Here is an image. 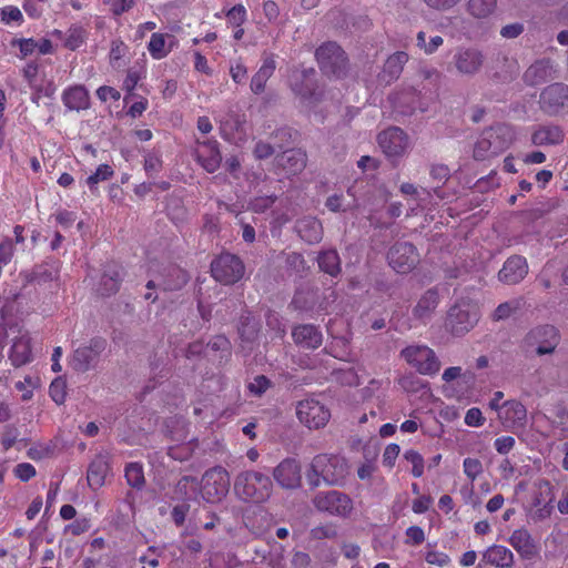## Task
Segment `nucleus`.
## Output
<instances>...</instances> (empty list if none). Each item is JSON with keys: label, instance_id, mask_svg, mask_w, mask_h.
<instances>
[{"label": "nucleus", "instance_id": "obj_1", "mask_svg": "<svg viewBox=\"0 0 568 568\" xmlns=\"http://www.w3.org/2000/svg\"><path fill=\"white\" fill-rule=\"evenodd\" d=\"M349 473L347 460L341 456L320 454L315 456L307 471L311 486L317 487L323 481L329 486L342 485Z\"/></svg>", "mask_w": 568, "mask_h": 568}, {"label": "nucleus", "instance_id": "obj_2", "mask_svg": "<svg viewBox=\"0 0 568 568\" xmlns=\"http://www.w3.org/2000/svg\"><path fill=\"white\" fill-rule=\"evenodd\" d=\"M271 478L260 471L247 470L241 473L234 483L236 495L246 501L262 503L272 493Z\"/></svg>", "mask_w": 568, "mask_h": 568}, {"label": "nucleus", "instance_id": "obj_3", "mask_svg": "<svg viewBox=\"0 0 568 568\" xmlns=\"http://www.w3.org/2000/svg\"><path fill=\"white\" fill-rule=\"evenodd\" d=\"M288 81L292 91L300 98L305 108L312 109L321 100L322 92H317L315 88L314 69H295L292 71Z\"/></svg>", "mask_w": 568, "mask_h": 568}, {"label": "nucleus", "instance_id": "obj_4", "mask_svg": "<svg viewBox=\"0 0 568 568\" xmlns=\"http://www.w3.org/2000/svg\"><path fill=\"white\" fill-rule=\"evenodd\" d=\"M559 343L557 329L551 325L538 326L528 332L521 343L526 353L542 356L551 354Z\"/></svg>", "mask_w": 568, "mask_h": 568}, {"label": "nucleus", "instance_id": "obj_5", "mask_svg": "<svg viewBox=\"0 0 568 568\" xmlns=\"http://www.w3.org/2000/svg\"><path fill=\"white\" fill-rule=\"evenodd\" d=\"M230 475L223 467H214L205 471L201 480L200 494L207 503H219L227 494Z\"/></svg>", "mask_w": 568, "mask_h": 568}, {"label": "nucleus", "instance_id": "obj_6", "mask_svg": "<svg viewBox=\"0 0 568 568\" xmlns=\"http://www.w3.org/2000/svg\"><path fill=\"white\" fill-rule=\"evenodd\" d=\"M400 355L420 374H436L440 368L436 354L426 345H409L400 352Z\"/></svg>", "mask_w": 568, "mask_h": 568}, {"label": "nucleus", "instance_id": "obj_7", "mask_svg": "<svg viewBox=\"0 0 568 568\" xmlns=\"http://www.w3.org/2000/svg\"><path fill=\"white\" fill-rule=\"evenodd\" d=\"M485 61L486 57L480 49L459 47L453 55L452 65L459 75L474 77L481 71Z\"/></svg>", "mask_w": 568, "mask_h": 568}, {"label": "nucleus", "instance_id": "obj_8", "mask_svg": "<svg viewBox=\"0 0 568 568\" xmlns=\"http://www.w3.org/2000/svg\"><path fill=\"white\" fill-rule=\"evenodd\" d=\"M296 416L307 428L320 429L328 423L331 412L320 400L315 398H306L298 402L296 406Z\"/></svg>", "mask_w": 568, "mask_h": 568}, {"label": "nucleus", "instance_id": "obj_9", "mask_svg": "<svg viewBox=\"0 0 568 568\" xmlns=\"http://www.w3.org/2000/svg\"><path fill=\"white\" fill-rule=\"evenodd\" d=\"M316 60L327 75L342 77L346 69V57L339 45L328 42L316 50Z\"/></svg>", "mask_w": 568, "mask_h": 568}, {"label": "nucleus", "instance_id": "obj_10", "mask_svg": "<svg viewBox=\"0 0 568 568\" xmlns=\"http://www.w3.org/2000/svg\"><path fill=\"white\" fill-rule=\"evenodd\" d=\"M211 272L217 282L233 284L243 277L244 264L240 257L225 253L212 262Z\"/></svg>", "mask_w": 568, "mask_h": 568}, {"label": "nucleus", "instance_id": "obj_11", "mask_svg": "<svg viewBox=\"0 0 568 568\" xmlns=\"http://www.w3.org/2000/svg\"><path fill=\"white\" fill-rule=\"evenodd\" d=\"M313 503L316 509L333 516L346 517L353 510V500L338 490L318 493Z\"/></svg>", "mask_w": 568, "mask_h": 568}, {"label": "nucleus", "instance_id": "obj_12", "mask_svg": "<svg viewBox=\"0 0 568 568\" xmlns=\"http://www.w3.org/2000/svg\"><path fill=\"white\" fill-rule=\"evenodd\" d=\"M11 337V346L8 357L14 367L23 366L32 361L31 337L28 331L19 327H10L8 336Z\"/></svg>", "mask_w": 568, "mask_h": 568}, {"label": "nucleus", "instance_id": "obj_13", "mask_svg": "<svg viewBox=\"0 0 568 568\" xmlns=\"http://www.w3.org/2000/svg\"><path fill=\"white\" fill-rule=\"evenodd\" d=\"M498 419L506 430L523 432L527 424V409L519 400H506L501 404Z\"/></svg>", "mask_w": 568, "mask_h": 568}, {"label": "nucleus", "instance_id": "obj_14", "mask_svg": "<svg viewBox=\"0 0 568 568\" xmlns=\"http://www.w3.org/2000/svg\"><path fill=\"white\" fill-rule=\"evenodd\" d=\"M378 144L390 159L403 156L409 148L408 136L399 128H389L379 133Z\"/></svg>", "mask_w": 568, "mask_h": 568}, {"label": "nucleus", "instance_id": "obj_15", "mask_svg": "<svg viewBox=\"0 0 568 568\" xmlns=\"http://www.w3.org/2000/svg\"><path fill=\"white\" fill-rule=\"evenodd\" d=\"M477 322V308L469 304L455 305L448 313L447 325L454 334L468 332Z\"/></svg>", "mask_w": 568, "mask_h": 568}, {"label": "nucleus", "instance_id": "obj_16", "mask_svg": "<svg viewBox=\"0 0 568 568\" xmlns=\"http://www.w3.org/2000/svg\"><path fill=\"white\" fill-rule=\"evenodd\" d=\"M388 263L397 273H408L418 262L415 247L407 242H399L388 252Z\"/></svg>", "mask_w": 568, "mask_h": 568}, {"label": "nucleus", "instance_id": "obj_17", "mask_svg": "<svg viewBox=\"0 0 568 568\" xmlns=\"http://www.w3.org/2000/svg\"><path fill=\"white\" fill-rule=\"evenodd\" d=\"M275 481L284 489H294L301 486L302 467L295 458L283 459L273 470Z\"/></svg>", "mask_w": 568, "mask_h": 568}, {"label": "nucleus", "instance_id": "obj_18", "mask_svg": "<svg viewBox=\"0 0 568 568\" xmlns=\"http://www.w3.org/2000/svg\"><path fill=\"white\" fill-rule=\"evenodd\" d=\"M542 109L548 113H558L560 110H568V85L555 83L547 87L540 95Z\"/></svg>", "mask_w": 568, "mask_h": 568}, {"label": "nucleus", "instance_id": "obj_19", "mask_svg": "<svg viewBox=\"0 0 568 568\" xmlns=\"http://www.w3.org/2000/svg\"><path fill=\"white\" fill-rule=\"evenodd\" d=\"M528 273V265L524 257L515 255L509 257L499 271V280L506 284L520 282Z\"/></svg>", "mask_w": 568, "mask_h": 568}, {"label": "nucleus", "instance_id": "obj_20", "mask_svg": "<svg viewBox=\"0 0 568 568\" xmlns=\"http://www.w3.org/2000/svg\"><path fill=\"white\" fill-rule=\"evenodd\" d=\"M220 133L224 140L239 144L245 139L244 121L239 115L229 113L220 120Z\"/></svg>", "mask_w": 568, "mask_h": 568}, {"label": "nucleus", "instance_id": "obj_21", "mask_svg": "<svg viewBox=\"0 0 568 568\" xmlns=\"http://www.w3.org/2000/svg\"><path fill=\"white\" fill-rule=\"evenodd\" d=\"M197 160L207 172H215L220 168L222 160L217 141L207 140L200 143Z\"/></svg>", "mask_w": 568, "mask_h": 568}, {"label": "nucleus", "instance_id": "obj_22", "mask_svg": "<svg viewBox=\"0 0 568 568\" xmlns=\"http://www.w3.org/2000/svg\"><path fill=\"white\" fill-rule=\"evenodd\" d=\"M292 336L297 345L305 348H317L323 342L321 331L310 324L296 326L292 332Z\"/></svg>", "mask_w": 568, "mask_h": 568}, {"label": "nucleus", "instance_id": "obj_23", "mask_svg": "<svg viewBox=\"0 0 568 568\" xmlns=\"http://www.w3.org/2000/svg\"><path fill=\"white\" fill-rule=\"evenodd\" d=\"M174 37L161 32H153L146 45L152 59L162 60L173 50Z\"/></svg>", "mask_w": 568, "mask_h": 568}, {"label": "nucleus", "instance_id": "obj_24", "mask_svg": "<svg viewBox=\"0 0 568 568\" xmlns=\"http://www.w3.org/2000/svg\"><path fill=\"white\" fill-rule=\"evenodd\" d=\"M509 544L525 559H531L538 554V548L526 529L515 530L509 538Z\"/></svg>", "mask_w": 568, "mask_h": 568}, {"label": "nucleus", "instance_id": "obj_25", "mask_svg": "<svg viewBox=\"0 0 568 568\" xmlns=\"http://www.w3.org/2000/svg\"><path fill=\"white\" fill-rule=\"evenodd\" d=\"M277 164L286 174H297L306 165V154L301 150H287L276 158Z\"/></svg>", "mask_w": 568, "mask_h": 568}, {"label": "nucleus", "instance_id": "obj_26", "mask_svg": "<svg viewBox=\"0 0 568 568\" xmlns=\"http://www.w3.org/2000/svg\"><path fill=\"white\" fill-rule=\"evenodd\" d=\"M62 101L72 111L85 110L89 108L90 98L83 85H73L63 91Z\"/></svg>", "mask_w": 568, "mask_h": 568}, {"label": "nucleus", "instance_id": "obj_27", "mask_svg": "<svg viewBox=\"0 0 568 568\" xmlns=\"http://www.w3.org/2000/svg\"><path fill=\"white\" fill-rule=\"evenodd\" d=\"M276 69V62L273 55H266L262 65L251 79V90L254 94L264 92L267 80L273 75Z\"/></svg>", "mask_w": 568, "mask_h": 568}, {"label": "nucleus", "instance_id": "obj_28", "mask_svg": "<svg viewBox=\"0 0 568 568\" xmlns=\"http://www.w3.org/2000/svg\"><path fill=\"white\" fill-rule=\"evenodd\" d=\"M483 559L486 564L498 568H509L514 564L513 552L501 545H493L487 548L483 554Z\"/></svg>", "mask_w": 568, "mask_h": 568}, {"label": "nucleus", "instance_id": "obj_29", "mask_svg": "<svg viewBox=\"0 0 568 568\" xmlns=\"http://www.w3.org/2000/svg\"><path fill=\"white\" fill-rule=\"evenodd\" d=\"M296 231L307 243H318L323 237V226L315 217H303L296 223Z\"/></svg>", "mask_w": 568, "mask_h": 568}, {"label": "nucleus", "instance_id": "obj_30", "mask_svg": "<svg viewBox=\"0 0 568 568\" xmlns=\"http://www.w3.org/2000/svg\"><path fill=\"white\" fill-rule=\"evenodd\" d=\"M564 141V132L557 125H544L536 129L531 134L534 145H555Z\"/></svg>", "mask_w": 568, "mask_h": 568}, {"label": "nucleus", "instance_id": "obj_31", "mask_svg": "<svg viewBox=\"0 0 568 568\" xmlns=\"http://www.w3.org/2000/svg\"><path fill=\"white\" fill-rule=\"evenodd\" d=\"M555 70L549 60H539L525 72L524 79L528 84L536 85L552 78Z\"/></svg>", "mask_w": 568, "mask_h": 568}, {"label": "nucleus", "instance_id": "obj_32", "mask_svg": "<svg viewBox=\"0 0 568 568\" xmlns=\"http://www.w3.org/2000/svg\"><path fill=\"white\" fill-rule=\"evenodd\" d=\"M121 275L115 264H110L104 271L98 291L101 295H111L118 292L120 287Z\"/></svg>", "mask_w": 568, "mask_h": 568}, {"label": "nucleus", "instance_id": "obj_33", "mask_svg": "<svg viewBox=\"0 0 568 568\" xmlns=\"http://www.w3.org/2000/svg\"><path fill=\"white\" fill-rule=\"evenodd\" d=\"M98 353L89 346L79 347L74 351L71 365L79 372L88 371L97 358Z\"/></svg>", "mask_w": 568, "mask_h": 568}, {"label": "nucleus", "instance_id": "obj_34", "mask_svg": "<svg viewBox=\"0 0 568 568\" xmlns=\"http://www.w3.org/2000/svg\"><path fill=\"white\" fill-rule=\"evenodd\" d=\"M488 136L493 138L496 149L500 152L505 151L514 141L515 134L513 129L506 124H499L488 130Z\"/></svg>", "mask_w": 568, "mask_h": 568}, {"label": "nucleus", "instance_id": "obj_35", "mask_svg": "<svg viewBox=\"0 0 568 568\" xmlns=\"http://www.w3.org/2000/svg\"><path fill=\"white\" fill-rule=\"evenodd\" d=\"M108 463L103 457L95 458L89 466L88 483L92 488H99L104 484L108 474Z\"/></svg>", "mask_w": 568, "mask_h": 568}, {"label": "nucleus", "instance_id": "obj_36", "mask_svg": "<svg viewBox=\"0 0 568 568\" xmlns=\"http://www.w3.org/2000/svg\"><path fill=\"white\" fill-rule=\"evenodd\" d=\"M408 61L407 53L398 51L392 54L385 62L384 74L388 75V81L395 80L399 77L403 67Z\"/></svg>", "mask_w": 568, "mask_h": 568}, {"label": "nucleus", "instance_id": "obj_37", "mask_svg": "<svg viewBox=\"0 0 568 568\" xmlns=\"http://www.w3.org/2000/svg\"><path fill=\"white\" fill-rule=\"evenodd\" d=\"M496 4V0H468L467 11L476 19H486L495 11Z\"/></svg>", "mask_w": 568, "mask_h": 568}, {"label": "nucleus", "instance_id": "obj_38", "mask_svg": "<svg viewBox=\"0 0 568 568\" xmlns=\"http://www.w3.org/2000/svg\"><path fill=\"white\" fill-rule=\"evenodd\" d=\"M438 305V295L435 291H427L415 306L414 313L419 318L427 317Z\"/></svg>", "mask_w": 568, "mask_h": 568}, {"label": "nucleus", "instance_id": "obj_39", "mask_svg": "<svg viewBox=\"0 0 568 568\" xmlns=\"http://www.w3.org/2000/svg\"><path fill=\"white\" fill-rule=\"evenodd\" d=\"M128 51L129 48L122 40H113L109 53L110 65L115 70H120L121 68H123L125 65L124 58Z\"/></svg>", "mask_w": 568, "mask_h": 568}, {"label": "nucleus", "instance_id": "obj_40", "mask_svg": "<svg viewBox=\"0 0 568 568\" xmlns=\"http://www.w3.org/2000/svg\"><path fill=\"white\" fill-rule=\"evenodd\" d=\"M318 266L325 273L335 276L338 274L339 267V257L336 251H326L323 252L318 256Z\"/></svg>", "mask_w": 568, "mask_h": 568}, {"label": "nucleus", "instance_id": "obj_41", "mask_svg": "<svg viewBox=\"0 0 568 568\" xmlns=\"http://www.w3.org/2000/svg\"><path fill=\"white\" fill-rule=\"evenodd\" d=\"M176 494L184 499H194L200 493L199 483L195 478L185 476L176 485Z\"/></svg>", "mask_w": 568, "mask_h": 568}, {"label": "nucleus", "instance_id": "obj_42", "mask_svg": "<svg viewBox=\"0 0 568 568\" xmlns=\"http://www.w3.org/2000/svg\"><path fill=\"white\" fill-rule=\"evenodd\" d=\"M125 478L130 486L140 488L144 485V474L142 465L131 463L125 467Z\"/></svg>", "mask_w": 568, "mask_h": 568}, {"label": "nucleus", "instance_id": "obj_43", "mask_svg": "<svg viewBox=\"0 0 568 568\" xmlns=\"http://www.w3.org/2000/svg\"><path fill=\"white\" fill-rule=\"evenodd\" d=\"M404 458L412 465V475L416 478L422 477L425 468L423 456L414 449H408L404 453Z\"/></svg>", "mask_w": 568, "mask_h": 568}, {"label": "nucleus", "instance_id": "obj_44", "mask_svg": "<svg viewBox=\"0 0 568 568\" xmlns=\"http://www.w3.org/2000/svg\"><path fill=\"white\" fill-rule=\"evenodd\" d=\"M271 387V382L264 375H256L247 382L246 388L252 396L260 397Z\"/></svg>", "mask_w": 568, "mask_h": 568}, {"label": "nucleus", "instance_id": "obj_45", "mask_svg": "<svg viewBox=\"0 0 568 568\" xmlns=\"http://www.w3.org/2000/svg\"><path fill=\"white\" fill-rule=\"evenodd\" d=\"M0 21L4 24H21L23 16L21 10L14 6H6L0 9Z\"/></svg>", "mask_w": 568, "mask_h": 568}, {"label": "nucleus", "instance_id": "obj_46", "mask_svg": "<svg viewBox=\"0 0 568 568\" xmlns=\"http://www.w3.org/2000/svg\"><path fill=\"white\" fill-rule=\"evenodd\" d=\"M39 386V378L34 376H26L23 381L16 384V388L21 392L22 400H29L33 396V389Z\"/></svg>", "mask_w": 568, "mask_h": 568}, {"label": "nucleus", "instance_id": "obj_47", "mask_svg": "<svg viewBox=\"0 0 568 568\" xmlns=\"http://www.w3.org/2000/svg\"><path fill=\"white\" fill-rule=\"evenodd\" d=\"M113 175V170L108 164H101L95 172L87 179L88 185L93 189L98 183L109 180Z\"/></svg>", "mask_w": 568, "mask_h": 568}, {"label": "nucleus", "instance_id": "obj_48", "mask_svg": "<svg viewBox=\"0 0 568 568\" xmlns=\"http://www.w3.org/2000/svg\"><path fill=\"white\" fill-rule=\"evenodd\" d=\"M144 77L142 68L132 67L128 70L126 77L123 81V89L131 95L139 81Z\"/></svg>", "mask_w": 568, "mask_h": 568}, {"label": "nucleus", "instance_id": "obj_49", "mask_svg": "<svg viewBox=\"0 0 568 568\" xmlns=\"http://www.w3.org/2000/svg\"><path fill=\"white\" fill-rule=\"evenodd\" d=\"M85 39V34L82 28L73 27L70 28L65 38L64 45L70 50L78 49Z\"/></svg>", "mask_w": 568, "mask_h": 568}, {"label": "nucleus", "instance_id": "obj_50", "mask_svg": "<svg viewBox=\"0 0 568 568\" xmlns=\"http://www.w3.org/2000/svg\"><path fill=\"white\" fill-rule=\"evenodd\" d=\"M464 474L474 481L484 470L483 464L477 458H465L463 462Z\"/></svg>", "mask_w": 568, "mask_h": 568}, {"label": "nucleus", "instance_id": "obj_51", "mask_svg": "<svg viewBox=\"0 0 568 568\" xmlns=\"http://www.w3.org/2000/svg\"><path fill=\"white\" fill-rule=\"evenodd\" d=\"M225 16L231 26L241 27L246 20V9L242 4H236L227 10Z\"/></svg>", "mask_w": 568, "mask_h": 568}, {"label": "nucleus", "instance_id": "obj_52", "mask_svg": "<svg viewBox=\"0 0 568 568\" xmlns=\"http://www.w3.org/2000/svg\"><path fill=\"white\" fill-rule=\"evenodd\" d=\"M519 307L518 301H510L501 303L493 313L494 321H501L508 318Z\"/></svg>", "mask_w": 568, "mask_h": 568}, {"label": "nucleus", "instance_id": "obj_53", "mask_svg": "<svg viewBox=\"0 0 568 568\" xmlns=\"http://www.w3.org/2000/svg\"><path fill=\"white\" fill-rule=\"evenodd\" d=\"M50 397L57 404H62L65 400V382L61 378H55L49 388Z\"/></svg>", "mask_w": 568, "mask_h": 568}, {"label": "nucleus", "instance_id": "obj_54", "mask_svg": "<svg viewBox=\"0 0 568 568\" xmlns=\"http://www.w3.org/2000/svg\"><path fill=\"white\" fill-rule=\"evenodd\" d=\"M334 378L342 385L354 386L358 384V375L352 368L335 371Z\"/></svg>", "mask_w": 568, "mask_h": 568}, {"label": "nucleus", "instance_id": "obj_55", "mask_svg": "<svg viewBox=\"0 0 568 568\" xmlns=\"http://www.w3.org/2000/svg\"><path fill=\"white\" fill-rule=\"evenodd\" d=\"M490 156H495V155L493 154V151H490L489 139H485L481 134L475 144L474 158L476 160L483 161Z\"/></svg>", "mask_w": 568, "mask_h": 568}, {"label": "nucleus", "instance_id": "obj_56", "mask_svg": "<svg viewBox=\"0 0 568 568\" xmlns=\"http://www.w3.org/2000/svg\"><path fill=\"white\" fill-rule=\"evenodd\" d=\"M230 75L235 83L242 84L247 79V69L242 61H233L230 64Z\"/></svg>", "mask_w": 568, "mask_h": 568}, {"label": "nucleus", "instance_id": "obj_57", "mask_svg": "<svg viewBox=\"0 0 568 568\" xmlns=\"http://www.w3.org/2000/svg\"><path fill=\"white\" fill-rule=\"evenodd\" d=\"M275 200L274 195L257 196L251 201L250 207L255 213H263L274 204Z\"/></svg>", "mask_w": 568, "mask_h": 568}, {"label": "nucleus", "instance_id": "obj_58", "mask_svg": "<svg viewBox=\"0 0 568 568\" xmlns=\"http://www.w3.org/2000/svg\"><path fill=\"white\" fill-rule=\"evenodd\" d=\"M425 560L427 564L438 567H446L450 562L449 556L438 550H428L425 555Z\"/></svg>", "mask_w": 568, "mask_h": 568}, {"label": "nucleus", "instance_id": "obj_59", "mask_svg": "<svg viewBox=\"0 0 568 568\" xmlns=\"http://www.w3.org/2000/svg\"><path fill=\"white\" fill-rule=\"evenodd\" d=\"M400 447L397 444H389L385 447L383 453V465L392 468L394 467L397 457L399 456Z\"/></svg>", "mask_w": 568, "mask_h": 568}, {"label": "nucleus", "instance_id": "obj_60", "mask_svg": "<svg viewBox=\"0 0 568 568\" xmlns=\"http://www.w3.org/2000/svg\"><path fill=\"white\" fill-rule=\"evenodd\" d=\"M14 254V245L11 239L6 237L0 243V264L7 265Z\"/></svg>", "mask_w": 568, "mask_h": 568}, {"label": "nucleus", "instance_id": "obj_61", "mask_svg": "<svg viewBox=\"0 0 568 568\" xmlns=\"http://www.w3.org/2000/svg\"><path fill=\"white\" fill-rule=\"evenodd\" d=\"M20 50V58L24 59L37 52V41L34 39H20L13 42Z\"/></svg>", "mask_w": 568, "mask_h": 568}, {"label": "nucleus", "instance_id": "obj_62", "mask_svg": "<svg viewBox=\"0 0 568 568\" xmlns=\"http://www.w3.org/2000/svg\"><path fill=\"white\" fill-rule=\"evenodd\" d=\"M13 473L22 481H28L36 476V468L29 463H21L14 467Z\"/></svg>", "mask_w": 568, "mask_h": 568}, {"label": "nucleus", "instance_id": "obj_63", "mask_svg": "<svg viewBox=\"0 0 568 568\" xmlns=\"http://www.w3.org/2000/svg\"><path fill=\"white\" fill-rule=\"evenodd\" d=\"M485 418L479 408L473 407L465 415V424L470 427H479L484 424Z\"/></svg>", "mask_w": 568, "mask_h": 568}, {"label": "nucleus", "instance_id": "obj_64", "mask_svg": "<svg viewBox=\"0 0 568 568\" xmlns=\"http://www.w3.org/2000/svg\"><path fill=\"white\" fill-rule=\"evenodd\" d=\"M495 449L501 454H508L515 446V439L511 436H501L494 442Z\"/></svg>", "mask_w": 568, "mask_h": 568}]
</instances>
